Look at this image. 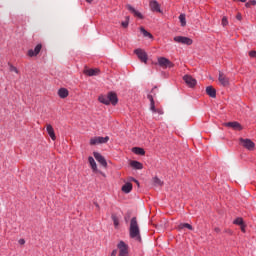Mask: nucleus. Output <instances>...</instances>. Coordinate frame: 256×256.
Listing matches in <instances>:
<instances>
[{
	"instance_id": "cd10ccee",
	"label": "nucleus",
	"mask_w": 256,
	"mask_h": 256,
	"mask_svg": "<svg viewBox=\"0 0 256 256\" xmlns=\"http://www.w3.org/2000/svg\"><path fill=\"white\" fill-rule=\"evenodd\" d=\"M179 21H180L182 27H185V25H187V20L185 18V14H180Z\"/></svg>"
},
{
	"instance_id": "c03bdc74",
	"label": "nucleus",
	"mask_w": 256,
	"mask_h": 256,
	"mask_svg": "<svg viewBox=\"0 0 256 256\" xmlns=\"http://www.w3.org/2000/svg\"><path fill=\"white\" fill-rule=\"evenodd\" d=\"M215 231H216V233H219V231H221V229L215 228Z\"/></svg>"
},
{
	"instance_id": "7ed1b4c3",
	"label": "nucleus",
	"mask_w": 256,
	"mask_h": 256,
	"mask_svg": "<svg viewBox=\"0 0 256 256\" xmlns=\"http://www.w3.org/2000/svg\"><path fill=\"white\" fill-rule=\"evenodd\" d=\"M239 141L244 149H247L248 151H253V149H255V143L251 139L240 138Z\"/></svg>"
},
{
	"instance_id": "f03ea898",
	"label": "nucleus",
	"mask_w": 256,
	"mask_h": 256,
	"mask_svg": "<svg viewBox=\"0 0 256 256\" xmlns=\"http://www.w3.org/2000/svg\"><path fill=\"white\" fill-rule=\"evenodd\" d=\"M117 249L119 251L118 256H129V245L123 240L117 244Z\"/></svg>"
},
{
	"instance_id": "79ce46f5",
	"label": "nucleus",
	"mask_w": 256,
	"mask_h": 256,
	"mask_svg": "<svg viewBox=\"0 0 256 256\" xmlns=\"http://www.w3.org/2000/svg\"><path fill=\"white\" fill-rule=\"evenodd\" d=\"M240 226H241V231H242L243 233H245V225L242 224V225H240Z\"/></svg>"
},
{
	"instance_id": "39448f33",
	"label": "nucleus",
	"mask_w": 256,
	"mask_h": 256,
	"mask_svg": "<svg viewBox=\"0 0 256 256\" xmlns=\"http://www.w3.org/2000/svg\"><path fill=\"white\" fill-rule=\"evenodd\" d=\"M147 98L150 101V111H152V113H158V115H163V109L155 108V100L153 99V95L148 94Z\"/></svg>"
},
{
	"instance_id": "a19ab883",
	"label": "nucleus",
	"mask_w": 256,
	"mask_h": 256,
	"mask_svg": "<svg viewBox=\"0 0 256 256\" xmlns=\"http://www.w3.org/2000/svg\"><path fill=\"white\" fill-rule=\"evenodd\" d=\"M110 256H117V250H113Z\"/></svg>"
},
{
	"instance_id": "2eb2a0df",
	"label": "nucleus",
	"mask_w": 256,
	"mask_h": 256,
	"mask_svg": "<svg viewBox=\"0 0 256 256\" xmlns=\"http://www.w3.org/2000/svg\"><path fill=\"white\" fill-rule=\"evenodd\" d=\"M226 127H231V129H234V131H242L243 126L239 124V122H228L226 123Z\"/></svg>"
},
{
	"instance_id": "6ab92c4d",
	"label": "nucleus",
	"mask_w": 256,
	"mask_h": 256,
	"mask_svg": "<svg viewBox=\"0 0 256 256\" xmlns=\"http://www.w3.org/2000/svg\"><path fill=\"white\" fill-rule=\"evenodd\" d=\"M58 95L61 99H65V98L69 97V90H67L65 88H60L58 90Z\"/></svg>"
},
{
	"instance_id": "f8f14e48",
	"label": "nucleus",
	"mask_w": 256,
	"mask_h": 256,
	"mask_svg": "<svg viewBox=\"0 0 256 256\" xmlns=\"http://www.w3.org/2000/svg\"><path fill=\"white\" fill-rule=\"evenodd\" d=\"M96 161H98V163H100V165H102V167H107V160H105V157H103V155H101L98 152H94L93 153Z\"/></svg>"
},
{
	"instance_id": "c756f323",
	"label": "nucleus",
	"mask_w": 256,
	"mask_h": 256,
	"mask_svg": "<svg viewBox=\"0 0 256 256\" xmlns=\"http://www.w3.org/2000/svg\"><path fill=\"white\" fill-rule=\"evenodd\" d=\"M109 141V136H106V137H101L99 136L98 137V143L99 145H102L103 143H107Z\"/></svg>"
},
{
	"instance_id": "49530a36",
	"label": "nucleus",
	"mask_w": 256,
	"mask_h": 256,
	"mask_svg": "<svg viewBox=\"0 0 256 256\" xmlns=\"http://www.w3.org/2000/svg\"><path fill=\"white\" fill-rule=\"evenodd\" d=\"M86 1H87V3H92L93 0H86Z\"/></svg>"
},
{
	"instance_id": "5701e85b",
	"label": "nucleus",
	"mask_w": 256,
	"mask_h": 256,
	"mask_svg": "<svg viewBox=\"0 0 256 256\" xmlns=\"http://www.w3.org/2000/svg\"><path fill=\"white\" fill-rule=\"evenodd\" d=\"M98 101H100V103H103L104 105H110L109 102V96H99Z\"/></svg>"
},
{
	"instance_id": "1a4fd4ad",
	"label": "nucleus",
	"mask_w": 256,
	"mask_h": 256,
	"mask_svg": "<svg viewBox=\"0 0 256 256\" xmlns=\"http://www.w3.org/2000/svg\"><path fill=\"white\" fill-rule=\"evenodd\" d=\"M41 49H43V45L41 44H38L34 50L33 49H30L28 50V57H37L39 53H41Z\"/></svg>"
},
{
	"instance_id": "f704fd0d",
	"label": "nucleus",
	"mask_w": 256,
	"mask_h": 256,
	"mask_svg": "<svg viewBox=\"0 0 256 256\" xmlns=\"http://www.w3.org/2000/svg\"><path fill=\"white\" fill-rule=\"evenodd\" d=\"M222 25H223V27H226V25H229V21L227 20V17H223L222 18Z\"/></svg>"
},
{
	"instance_id": "f257e3e1",
	"label": "nucleus",
	"mask_w": 256,
	"mask_h": 256,
	"mask_svg": "<svg viewBox=\"0 0 256 256\" xmlns=\"http://www.w3.org/2000/svg\"><path fill=\"white\" fill-rule=\"evenodd\" d=\"M129 235L130 239H134L135 241H141V229L139 228V222L137 221V217H133L130 220Z\"/></svg>"
},
{
	"instance_id": "6e6552de",
	"label": "nucleus",
	"mask_w": 256,
	"mask_h": 256,
	"mask_svg": "<svg viewBox=\"0 0 256 256\" xmlns=\"http://www.w3.org/2000/svg\"><path fill=\"white\" fill-rule=\"evenodd\" d=\"M218 81L222 87H229V77L223 72H219Z\"/></svg>"
},
{
	"instance_id": "2f4dec72",
	"label": "nucleus",
	"mask_w": 256,
	"mask_h": 256,
	"mask_svg": "<svg viewBox=\"0 0 256 256\" xmlns=\"http://www.w3.org/2000/svg\"><path fill=\"white\" fill-rule=\"evenodd\" d=\"M9 71L14 72V73H19V70L17 67L13 66V64L9 63Z\"/></svg>"
},
{
	"instance_id": "a878e982",
	"label": "nucleus",
	"mask_w": 256,
	"mask_h": 256,
	"mask_svg": "<svg viewBox=\"0 0 256 256\" xmlns=\"http://www.w3.org/2000/svg\"><path fill=\"white\" fill-rule=\"evenodd\" d=\"M153 184L155 187H162L163 181H161V179H159L158 177H154Z\"/></svg>"
},
{
	"instance_id": "dca6fc26",
	"label": "nucleus",
	"mask_w": 256,
	"mask_h": 256,
	"mask_svg": "<svg viewBox=\"0 0 256 256\" xmlns=\"http://www.w3.org/2000/svg\"><path fill=\"white\" fill-rule=\"evenodd\" d=\"M46 131L52 141H55V139H57V136H55V130L53 129V126L51 124L46 125Z\"/></svg>"
},
{
	"instance_id": "4468645a",
	"label": "nucleus",
	"mask_w": 256,
	"mask_h": 256,
	"mask_svg": "<svg viewBox=\"0 0 256 256\" xmlns=\"http://www.w3.org/2000/svg\"><path fill=\"white\" fill-rule=\"evenodd\" d=\"M108 101L112 105H116L119 103V99L117 98V94L115 92H109L108 93Z\"/></svg>"
},
{
	"instance_id": "423d86ee",
	"label": "nucleus",
	"mask_w": 256,
	"mask_h": 256,
	"mask_svg": "<svg viewBox=\"0 0 256 256\" xmlns=\"http://www.w3.org/2000/svg\"><path fill=\"white\" fill-rule=\"evenodd\" d=\"M175 43H180L181 45H193V40L185 36H175Z\"/></svg>"
},
{
	"instance_id": "412c9836",
	"label": "nucleus",
	"mask_w": 256,
	"mask_h": 256,
	"mask_svg": "<svg viewBox=\"0 0 256 256\" xmlns=\"http://www.w3.org/2000/svg\"><path fill=\"white\" fill-rule=\"evenodd\" d=\"M88 162L90 164L91 169H93V171H97V163L95 162V159L92 156L88 157Z\"/></svg>"
},
{
	"instance_id": "c9c22d12",
	"label": "nucleus",
	"mask_w": 256,
	"mask_h": 256,
	"mask_svg": "<svg viewBox=\"0 0 256 256\" xmlns=\"http://www.w3.org/2000/svg\"><path fill=\"white\" fill-rule=\"evenodd\" d=\"M235 225H243V218H237L235 221H234Z\"/></svg>"
},
{
	"instance_id": "9b49d317",
	"label": "nucleus",
	"mask_w": 256,
	"mask_h": 256,
	"mask_svg": "<svg viewBox=\"0 0 256 256\" xmlns=\"http://www.w3.org/2000/svg\"><path fill=\"white\" fill-rule=\"evenodd\" d=\"M99 69L97 68H85L83 73L84 75H87L88 77H96V75H99Z\"/></svg>"
},
{
	"instance_id": "473e14b6",
	"label": "nucleus",
	"mask_w": 256,
	"mask_h": 256,
	"mask_svg": "<svg viewBox=\"0 0 256 256\" xmlns=\"http://www.w3.org/2000/svg\"><path fill=\"white\" fill-rule=\"evenodd\" d=\"M122 27H124V29H127V27H129V16H126V21L121 23Z\"/></svg>"
},
{
	"instance_id": "ea45409f",
	"label": "nucleus",
	"mask_w": 256,
	"mask_h": 256,
	"mask_svg": "<svg viewBox=\"0 0 256 256\" xmlns=\"http://www.w3.org/2000/svg\"><path fill=\"white\" fill-rule=\"evenodd\" d=\"M131 181H134V183H136V185H138V187H139V181L137 179L131 178Z\"/></svg>"
},
{
	"instance_id": "4be33fe9",
	"label": "nucleus",
	"mask_w": 256,
	"mask_h": 256,
	"mask_svg": "<svg viewBox=\"0 0 256 256\" xmlns=\"http://www.w3.org/2000/svg\"><path fill=\"white\" fill-rule=\"evenodd\" d=\"M130 166L133 167V169H143V164L139 161H131Z\"/></svg>"
},
{
	"instance_id": "7c9ffc66",
	"label": "nucleus",
	"mask_w": 256,
	"mask_h": 256,
	"mask_svg": "<svg viewBox=\"0 0 256 256\" xmlns=\"http://www.w3.org/2000/svg\"><path fill=\"white\" fill-rule=\"evenodd\" d=\"M90 145H99V138L98 137L91 138Z\"/></svg>"
},
{
	"instance_id": "f3484780",
	"label": "nucleus",
	"mask_w": 256,
	"mask_h": 256,
	"mask_svg": "<svg viewBox=\"0 0 256 256\" xmlns=\"http://www.w3.org/2000/svg\"><path fill=\"white\" fill-rule=\"evenodd\" d=\"M206 93L207 95H209V97H212V99H215V97H217V90H215L213 86H208L206 88Z\"/></svg>"
},
{
	"instance_id": "e433bc0d",
	"label": "nucleus",
	"mask_w": 256,
	"mask_h": 256,
	"mask_svg": "<svg viewBox=\"0 0 256 256\" xmlns=\"http://www.w3.org/2000/svg\"><path fill=\"white\" fill-rule=\"evenodd\" d=\"M236 19H237L238 21H241V20L243 19V16H241V13H238V14L236 15Z\"/></svg>"
},
{
	"instance_id": "a211bd4d",
	"label": "nucleus",
	"mask_w": 256,
	"mask_h": 256,
	"mask_svg": "<svg viewBox=\"0 0 256 256\" xmlns=\"http://www.w3.org/2000/svg\"><path fill=\"white\" fill-rule=\"evenodd\" d=\"M126 7H127L128 11H131L133 13V15H135V17H138L139 19H143V15L141 14V12L135 10V8H133V6L127 5Z\"/></svg>"
},
{
	"instance_id": "a18cd8bd",
	"label": "nucleus",
	"mask_w": 256,
	"mask_h": 256,
	"mask_svg": "<svg viewBox=\"0 0 256 256\" xmlns=\"http://www.w3.org/2000/svg\"><path fill=\"white\" fill-rule=\"evenodd\" d=\"M241 1V3H246L247 2V0H240Z\"/></svg>"
},
{
	"instance_id": "20e7f679",
	"label": "nucleus",
	"mask_w": 256,
	"mask_h": 256,
	"mask_svg": "<svg viewBox=\"0 0 256 256\" xmlns=\"http://www.w3.org/2000/svg\"><path fill=\"white\" fill-rule=\"evenodd\" d=\"M158 65H160L162 69H171L172 67H175V64L165 57L158 58Z\"/></svg>"
},
{
	"instance_id": "aec40b11",
	"label": "nucleus",
	"mask_w": 256,
	"mask_h": 256,
	"mask_svg": "<svg viewBox=\"0 0 256 256\" xmlns=\"http://www.w3.org/2000/svg\"><path fill=\"white\" fill-rule=\"evenodd\" d=\"M122 191L123 193H131V191H133V184H131V182H127L122 186Z\"/></svg>"
},
{
	"instance_id": "c85d7f7f",
	"label": "nucleus",
	"mask_w": 256,
	"mask_h": 256,
	"mask_svg": "<svg viewBox=\"0 0 256 256\" xmlns=\"http://www.w3.org/2000/svg\"><path fill=\"white\" fill-rule=\"evenodd\" d=\"M141 33H143L144 37H149L150 39H153V35L149 33L145 28L141 27L140 28Z\"/></svg>"
},
{
	"instance_id": "ddd939ff",
	"label": "nucleus",
	"mask_w": 256,
	"mask_h": 256,
	"mask_svg": "<svg viewBox=\"0 0 256 256\" xmlns=\"http://www.w3.org/2000/svg\"><path fill=\"white\" fill-rule=\"evenodd\" d=\"M184 81L188 87H195L197 85V80L190 75H185Z\"/></svg>"
},
{
	"instance_id": "58836bf2",
	"label": "nucleus",
	"mask_w": 256,
	"mask_h": 256,
	"mask_svg": "<svg viewBox=\"0 0 256 256\" xmlns=\"http://www.w3.org/2000/svg\"><path fill=\"white\" fill-rule=\"evenodd\" d=\"M18 243H19V245H25V239H20V240L18 241Z\"/></svg>"
},
{
	"instance_id": "0eeeda50",
	"label": "nucleus",
	"mask_w": 256,
	"mask_h": 256,
	"mask_svg": "<svg viewBox=\"0 0 256 256\" xmlns=\"http://www.w3.org/2000/svg\"><path fill=\"white\" fill-rule=\"evenodd\" d=\"M134 53L137 55L138 59L142 61V63H147L148 57L147 52H145V50L138 48L134 50Z\"/></svg>"
},
{
	"instance_id": "393cba45",
	"label": "nucleus",
	"mask_w": 256,
	"mask_h": 256,
	"mask_svg": "<svg viewBox=\"0 0 256 256\" xmlns=\"http://www.w3.org/2000/svg\"><path fill=\"white\" fill-rule=\"evenodd\" d=\"M178 229H189L190 231H193V226H191L189 223H181L178 226Z\"/></svg>"
},
{
	"instance_id": "37998d69",
	"label": "nucleus",
	"mask_w": 256,
	"mask_h": 256,
	"mask_svg": "<svg viewBox=\"0 0 256 256\" xmlns=\"http://www.w3.org/2000/svg\"><path fill=\"white\" fill-rule=\"evenodd\" d=\"M157 89V87H154L153 89H152V93H154V95H156V93H155V90Z\"/></svg>"
},
{
	"instance_id": "4c0bfd02",
	"label": "nucleus",
	"mask_w": 256,
	"mask_h": 256,
	"mask_svg": "<svg viewBox=\"0 0 256 256\" xmlns=\"http://www.w3.org/2000/svg\"><path fill=\"white\" fill-rule=\"evenodd\" d=\"M249 55H250L251 57H256V51H250V52H249Z\"/></svg>"
},
{
	"instance_id": "bb28decb",
	"label": "nucleus",
	"mask_w": 256,
	"mask_h": 256,
	"mask_svg": "<svg viewBox=\"0 0 256 256\" xmlns=\"http://www.w3.org/2000/svg\"><path fill=\"white\" fill-rule=\"evenodd\" d=\"M111 219L114 223L115 229H117V227H119V217H117L115 214H112Z\"/></svg>"
},
{
	"instance_id": "b1692460",
	"label": "nucleus",
	"mask_w": 256,
	"mask_h": 256,
	"mask_svg": "<svg viewBox=\"0 0 256 256\" xmlns=\"http://www.w3.org/2000/svg\"><path fill=\"white\" fill-rule=\"evenodd\" d=\"M132 151L135 153V155H145V149L143 148L134 147L132 148Z\"/></svg>"
},
{
	"instance_id": "72a5a7b5",
	"label": "nucleus",
	"mask_w": 256,
	"mask_h": 256,
	"mask_svg": "<svg viewBox=\"0 0 256 256\" xmlns=\"http://www.w3.org/2000/svg\"><path fill=\"white\" fill-rule=\"evenodd\" d=\"M256 5V1L255 0H250L245 4V7L249 8L251 6H255Z\"/></svg>"
},
{
	"instance_id": "9d476101",
	"label": "nucleus",
	"mask_w": 256,
	"mask_h": 256,
	"mask_svg": "<svg viewBox=\"0 0 256 256\" xmlns=\"http://www.w3.org/2000/svg\"><path fill=\"white\" fill-rule=\"evenodd\" d=\"M149 7L153 13H161V5L156 0H151L149 3Z\"/></svg>"
}]
</instances>
